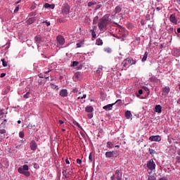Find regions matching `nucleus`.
Listing matches in <instances>:
<instances>
[{"instance_id":"774afa93","label":"nucleus","mask_w":180,"mask_h":180,"mask_svg":"<svg viewBox=\"0 0 180 180\" xmlns=\"http://www.w3.org/2000/svg\"><path fill=\"white\" fill-rule=\"evenodd\" d=\"M159 180H165V179L161 178V179H160Z\"/></svg>"},{"instance_id":"aec40b11","label":"nucleus","mask_w":180,"mask_h":180,"mask_svg":"<svg viewBox=\"0 0 180 180\" xmlns=\"http://www.w3.org/2000/svg\"><path fill=\"white\" fill-rule=\"evenodd\" d=\"M147 57H148V52L146 51L141 59L142 63L147 61Z\"/></svg>"},{"instance_id":"c9c22d12","label":"nucleus","mask_w":180,"mask_h":180,"mask_svg":"<svg viewBox=\"0 0 180 180\" xmlns=\"http://www.w3.org/2000/svg\"><path fill=\"white\" fill-rule=\"evenodd\" d=\"M19 136L20 139H23V137H25V133L23 131H20Z\"/></svg>"},{"instance_id":"ea45409f","label":"nucleus","mask_w":180,"mask_h":180,"mask_svg":"<svg viewBox=\"0 0 180 180\" xmlns=\"http://www.w3.org/2000/svg\"><path fill=\"white\" fill-rule=\"evenodd\" d=\"M5 133H6L5 129H0V134H5Z\"/></svg>"},{"instance_id":"c756f323","label":"nucleus","mask_w":180,"mask_h":180,"mask_svg":"<svg viewBox=\"0 0 180 180\" xmlns=\"http://www.w3.org/2000/svg\"><path fill=\"white\" fill-rule=\"evenodd\" d=\"M6 117V115H5V112H4V110L0 111V119H4V117Z\"/></svg>"},{"instance_id":"bb28decb","label":"nucleus","mask_w":180,"mask_h":180,"mask_svg":"<svg viewBox=\"0 0 180 180\" xmlns=\"http://www.w3.org/2000/svg\"><path fill=\"white\" fill-rule=\"evenodd\" d=\"M3 67H8V62L5 60V58L1 59Z\"/></svg>"},{"instance_id":"864d4df0","label":"nucleus","mask_w":180,"mask_h":180,"mask_svg":"<svg viewBox=\"0 0 180 180\" xmlns=\"http://www.w3.org/2000/svg\"><path fill=\"white\" fill-rule=\"evenodd\" d=\"M156 11H158V12H159V11H161V8L160 7H157Z\"/></svg>"},{"instance_id":"8fccbe9b","label":"nucleus","mask_w":180,"mask_h":180,"mask_svg":"<svg viewBox=\"0 0 180 180\" xmlns=\"http://www.w3.org/2000/svg\"><path fill=\"white\" fill-rule=\"evenodd\" d=\"M77 48L82 47L81 43H77Z\"/></svg>"},{"instance_id":"052dcab7","label":"nucleus","mask_w":180,"mask_h":180,"mask_svg":"<svg viewBox=\"0 0 180 180\" xmlns=\"http://www.w3.org/2000/svg\"><path fill=\"white\" fill-rule=\"evenodd\" d=\"M17 123H18V124H20V123H22V121L18 120V121L17 122Z\"/></svg>"},{"instance_id":"69168bd1","label":"nucleus","mask_w":180,"mask_h":180,"mask_svg":"<svg viewBox=\"0 0 180 180\" xmlns=\"http://www.w3.org/2000/svg\"><path fill=\"white\" fill-rule=\"evenodd\" d=\"M177 103H180V98H179V99L178 100Z\"/></svg>"},{"instance_id":"5701e85b","label":"nucleus","mask_w":180,"mask_h":180,"mask_svg":"<svg viewBox=\"0 0 180 180\" xmlns=\"http://www.w3.org/2000/svg\"><path fill=\"white\" fill-rule=\"evenodd\" d=\"M96 44L97 46H102V44H103V41H102V39L101 38H98L96 41Z\"/></svg>"},{"instance_id":"6ab92c4d","label":"nucleus","mask_w":180,"mask_h":180,"mask_svg":"<svg viewBox=\"0 0 180 180\" xmlns=\"http://www.w3.org/2000/svg\"><path fill=\"white\" fill-rule=\"evenodd\" d=\"M120 12H122V7L118 6L115 7L113 15L115 16V15H117V13H120Z\"/></svg>"},{"instance_id":"c03bdc74","label":"nucleus","mask_w":180,"mask_h":180,"mask_svg":"<svg viewBox=\"0 0 180 180\" xmlns=\"http://www.w3.org/2000/svg\"><path fill=\"white\" fill-rule=\"evenodd\" d=\"M43 23H45V25H46V26H50V22L44 21Z\"/></svg>"},{"instance_id":"ddd939ff","label":"nucleus","mask_w":180,"mask_h":180,"mask_svg":"<svg viewBox=\"0 0 180 180\" xmlns=\"http://www.w3.org/2000/svg\"><path fill=\"white\" fill-rule=\"evenodd\" d=\"M170 91H171V89H169V86H165V88L162 89V95H163L164 96H167V95H168V94H169Z\"/></svg>"},{"instance_id":"9d476101","label":"nucleus","mask_w":180,"mask_h":180,"mask_svg":"<svg viewBox=\"0 0 180 180\" xmlns=\"http://www.w3.org/2000/svg\"><path fill=\"white\" fill-rule=\"evenodd\" d=\"M150 141H161V136L156 135V136H151L149 137Z\"/></svg>"},{"instance_id":"b1692460","label":"nucleus","mask_w":180,"mask_h":180,"mask_svg":"<svg viewBox=\"0 0 180 180\" xmlns=\"http://www.w3.org/2000/svg\"><path fill=\"white\" fill-rule=\"evenodd\" d=\"M91 36H92V40H94L96 39V33L95 32V30H91Z\"/></svg>"},{"instance_id":"f257e3e1","label":"nucleus","mask_w":180,"mask_h":180,"mask_svg":"<svg viewBox=\"0 0 180 180\" xmlns=\"http://www.w3.org/2000/svg\"><path fill=\"white\" fill-rule=\"evenodd\" d=\"M109 16H110V15L105 14L102 18L99 20L98 26L101 32L105 30V29L108 27V25H109Z\"/></svg>"},{"instance_id":"c85d7f7f","label":"nucleus","mask_w":180,"mask_h":180,"mask_svg":"<svg viewBox=\"0 0 180 180\" xmlns=\"http://www.w3.org/2000/svg\"><path fill=\"white\" fill-rule=\"evenodd\" d=\"M79 64V62L78 61H73L71 64L70 67H77Z\"/></svg>"},{"instance_id":"f3484780","label":"nucleus","mask_w":180,"mask_h":180,"mask_svg":"<svg viewBox=\"0 0 180 180\" xmlns=\"http://www.w3.org/2000/svg\"><path fill=\"white\" fill-rule=\"evenodd\" d=\"M155 112H156V113H161V112H162V107H161L160 105H158L155 107Z\"/></svg>"},{"instance_id":"09e8293b","label":"nucleus","mask_w":180,"mask_h":180,"mask_svg":"<svg viewBox=\"0 0 180 180\" xmlns=\"http://www.w3.org/2000/svg\"><path fill=\"white\" fill-rule=\"evenodd\" d=\"M139 95H143V90L142 89H139Z\"/></svg>"},{"instance_id":"a19ab883","label":"nucleus","mask_w":180,"mask_h":180,"mask_svg":"<svg viewBox=\"0 0 180 180\" xmlns=\"http://www.w3.org/2000/svg\"><path fill=\"white\" fill-rule=\"evenodd\" d=\"M72 92L73 94H78V89L77 88L73 89Z\"/></svg>"},{"instance_id":"f03ea898","label":"nucleus","mask_w":180,"mask_h":180,"mask_svg":"<svg viewBox=\"0 0 180 180\" xmlns=\"http://www.w3.org/2000/svg\"><path fill=\"white\" fill-rule=\"evenodd\" d=\"M137 61L136 60H134L131 58H127L123 60L122 63V65H123L124 70H127V68H129L130 65H134Z\"/></svg>"},{"instance_id":"603ef678","label":"nucleus","mask_w":180,"mask_h":180,"mask_svg":"<svg viewBox=\"0 0 180 180\" xmlns=\"http://www.w3.org/2000/svg\"><path fill=\"white\" fill-rule=\"evenodd\" d=\"M59 123H60V124H64V121H63V120H59Z\"/></svg>"},{"instance_id":"a878e982","label":"nucleus","mask_w":180,"mask_h":180,"mask_svg":"<svg viewBox=\"0 0 180 180\" xmlns=\"http://www.w3.org/2000/svg\"><path fill=\"white\" fill-rule=\"evenodd\" d=\"M99 20V17L96 16L93 20V25H97L98 21Z\"/></svg>"},{"instance_id":"412c9836","label":"nucleus","mask_w":180,"mask_h":180,"mask_svg":"<svg viewBox=\"0 0 180 180\" xmlns=\"http://www.w3.org/2000/svg\"><path fill=\"white\" fill-rule=\"evenodd\" d=\"M131 112L127 110L125 112V117H127V119H131Z\"/></svg>"},{"instance_id":"7c9ffc66","label":"nucleus","mask_w":180,"mask_h":180,"mask_svg":"<svg viewBox=\"0 0 180 180\" xmlns=\"http://www.w3.org/2000/svg\"><path fill=\"white\" fill-rule=\"evenodd\" d=\"M149 154H150V155H154V154L156 153L155 150H154L153 149L149 148Z\"/></svg>"},{"instance_id":"e433bc0d","label":"nucleus","mask_w":180,"mask_h":180,"mask_svg":"<svg viewBox=\"0 0 180 180\" xmlns=\"http://www.w3.org/2000/svg\"><path fill=\"white\" fill-rule=\"evenodd\" d=\"M34 168H35V169H39L40 166H39V164L37 163H34Z\"/></svg>"},{"instance_id":"4d7b16f0","label":"nucleus","mask_w":180,"mask_h":180,"mask_svg":"<svg viewBox=\"0 0 180 180\" xmlns=\"http://www.w3.org/2000/svg\"><path fill=\"white\" fill-rule=\"evenodd\" d=\"M150 18V15H146V20H150V18Z\"/></svg>"},{"instance_id":"6e6d98bb","label":"nucleus","mask_w":180,"mask_h":180,"mask_svg":"<svg viewBox=\"0 0 180 180\" xmlns=\"http://www.w3.org/2000/svg\"><path fill=\"white\" fill-rule=\"evenodd\" d=\"M169 30L170 32H174V28L170 27V28L169 29Z\"/></svg>"},{"instance_id":"13d9d810","label":"nucleus","mask_w":180,"mask_h":180,"mask_svg":"<svg viewBox=\"0 0 180 180\" xmlns=\"http://www.w3.org/2000/svg\"><path fill=\"white\" fill-rule=\"evenodd\" d=\"M177 154H178V155H179V157H180V149H179V150H177Z\"/></svg>"},{"instance_id":"423d86ee","label":"nucleus","mask_w":180,"mask_h":180,"mask_svg":"<svg viewBox=\"0 0 180 180\" xmlns=\"http://www.w3.org/2000/svg\"><path fill=\"white\" fill-rule=\"evenodd\" d=\"M147 167L150 171H154V169H155V162H154L153 159H150L148 162Z\"/></svg>"},{"instance_id":"72a5a7b5","label":"nucleus","mask_w":180,"mask_h":180,"mask_svg":"<svg viewBox=\"0 0 180 180\" xmlns=\"http://www.w3.org/2000/svg\"><path fill=\"white\" fill-rule=\"evenodd\" d=\"M115 103V105H116V103H117V105L118 106H120V105H122V100L118 99V100H117V101H115V103Z\"/></svg>"},{"instance_id":"79ce46f5","label":"nucleus","mask_w":180,"mask_h":180,"mask_svg":"<svg viewBox=\"0 0 180 180\" xmlns=\"http://www.w3.org/2000/svg\"><path fill=\"white\" fill-rule=\"evenodd\" d=\"M86 98V94L83 95L82 97H78L77 99H85Z\"/></svg>"},{"instance_id":"0e129e2a","label":"nucleus","mask_w":180,"mask_h":180,"mask_svg":"<svg viewBox=\"0 0 180 180\" xmlns=\"http://www.w3.org/2000/svg\"><path fill=\"white\" fill-rule=\"evenodd\" d=\"M50 71H51V70H48V71L45 72V74H49V72H50Z\"/></svg>"},{"instance_id":"9b49d317","label":"nucleus","mask_w":180,"mask_h":180,"mask_svg":"<svg viewBox=\"0 0 180 180\" xmlns=\"http://www.w3.org/2000/svg\"><path fill=\"white\" fill-rule=\"evenodd\" d=\"M126 33H127V31H126L124 28H120L118 30V34H120L121 37H126Z\"/></svg>"},{"instance_id":"6e6552de","label":"nucleus","mask_w":180,"mask_h":180,"mask_svg":"<svg viewBox=\"0 0 180 180\" xmlns=\"http://www.w3.org/2000/svg\"><path fill=\"white\" fill-rule=\"evenodd\" d=\"M56 40L58 46H63L64 43H65V39H64V37L61 35L58 36Z\"/></svg>"},{"instance_id":"4c0bfd02","label":"nucleus","mask_w":180,"mask_h":180,"mask_svg":"<svg viewBox=\"0 0 180 180\" xmlns=\"http://www.w3.org/2000/svg\"><path fill=\"white\" fill-rule=\"evenodd\" d=\"M176 162H177V164H180V157L179 156L176 157Z\"/></svg>"},{"instance_id":"37998d69","label":"nucleus","mask_w":180,"mask_h":180,"mask_svg":"<svg viewBox=\"0 0 180 180\" xmlns=\"http://www.w3.org/2000/svg\"><path fill=\"white\" fill-rule=\"evenodd\" d=\"M77 164H82V160H81L80 159H77Z\"/></svg>"},{"instance_id":"2f4dec72","label":"nucleus","mask_w":180,"mask_h":180,"mask_svg":"<svg viewBox=\"0 0 180 180\" xmlns=\"http://www.w3.org/2000/svg\"><path fill=\"white\" fill-rule=\"evenodd\" d=\"M157 178H155V176L154 175H150V176H148V180H156Z\"/></svg>"},{"instance_id":"0eeeda50","label":"nucleus","mask_w":180,"mask_h":180,"mask_svg":"<svg viewBox=\"0 0 180 180\" xmlns=\"http://www.w3.org/2000/svg\"><path fill=\"white\" fill-rule=\"evenodd\" d=\"M34 41L37 44L38 47H40V46H41V43L43 41V38L40 35H37L34 37Z\"/></svg>"},{"instance_id":"a211bd4d","label":"nucleus","mask_w":180,"mask_h":180,"mask_svg":"<svg viewBox=\"0 0 180 180\" xmlns=\"http://www.w3.org/2000/svg\"><path fill=\"white\" fill-rule=\"evenodd\" d=\"M44 6L46 8H49V9H54V8H56V6L54 4H50L49 3L45 4Z\"/></svg>"},{"instance_id":"dca6fc26","label":"nucleus","mask_w":180,"mask_h":180,"mask_svg":"<svg viewBox=\"0 0 180 180\" xmlns=\"http://www.w3.org/2000/svg\"><path fill=\"white\" fill-rule=\"evenodd\" d=\"M114 105L115 103L108 104L107 105L103 106V109H104V110H112V108H113Z\"/></svg>"},{"instance_id":"2eb2a0df","label":"nucleus","mask_w":180,"mask_h":180,"mask_svg":"<svg viewBox=\"0 0 180 180\" xmlns=\"http://www.w3.org/2000/svg\"><path fill=\"white\" fill-rule=\"evenodd\" d=\"M115 176L117 180H122V173L120 172V170L117 169L115 171Z\"/></svg>"},{"instance_id":"473e14b6","label":"nucleus","mask_w":180,"mask_h":180,"mask_svg":"<svg viewBox=\"0 0 180 180\" xmlns=\"http://www.w3.org/2000/svg\"><path fill=\"white\" fill-rule=\"evenodd\" d=\"M51 86L52 88V89H58V86L53 83H51Z\"/></svg>"},{"instance_id":"338daca9","label":"nucleus","mask_w":180,"mask_h":180,"mask_svg":"<svg viewBox=\"0 0 180 180\" xmlns=\"http://www.w3.org/2000/svg\"><path fill=\"white\" fill-rule=\"evenodd\" d=\"M176 2H177L178 4H180V0H176Z\"/></svg>"},{"instance_id":"49530a36","label":"nucleus","mask_w":180,"mask_h":180,"mask_svg":"<svg viewBox=\"0 0 180 180\" xmlns=\"http://www.w3.org/2000/svg\"><path fill=\"white\" fill-rule=\"evenodd\" d=\"M89 161H92V153H90L89 156Z\"/></svg>"},{"instance_id":"cd10ccee","label":"nucleus","mask_w":180,"mask_h":180,"mask_svg":"<svg viewBox=\"0 0 180 180\" xmlns=\"http://www.w3.org/2000/svg\"><path fill=\"white\" fill-rule=\"evenodd\" d=\"M30 96V91H27L24 96V99H29V97Z\"/></svg>"},{"instance_id":"680f3d73","label":"nucleus","mask_w":180,"mask_h":180,"mask_svg":"<svg viewBox=\"0 0 180 180\" xmlns=\"http://www.w3.org/2000/svg\"><path fill=\"white\" fill-rule=\"evenodd\" d=\"M177 33H180V28L177 29Z\"/></svg>"},{"instance_id":"a18cd8bd","label":"nucleus","mask_w":180,"mask_h":180,"mask_svg":"<svg viewBox=\"0 0 180 180\" xmlns=\"http://www.w3.org/2000/svg\"><path fill=\"white\" fill-rule=\"evenodd\" d=\"M19 12V7H16L15 9L14 10V13H16Z\"/></svg>"},{"instance_id":"58836bf2","label":"nucleus","mask_w":180,"mask_h":180,"mask_svg":"<svg viewBox=\"0 0 180 180\" xmlns=\"http://www.w3.org/2000/svg\"><path fill=\"white\" fill-rule=\"evenodd\" d=\"M101 71H102V67H99L96 70L97 74H101Z\"/></svg>"},{"instance_id":"1a4fd4ad","label":"nucleus","mask_w":180,"mask_h":180,"mask_svg":"<svg viewBox=\"0 0 180 180\" xmlns=\"http://www.w3.org/2000/svg\"><path fill=\"white\" fill-rule=\"evenodd\" d=\"M30 147L32 151H36V150H37V143H36V141H31L30 143Z\"/></svg>"},{"instance_id":"f8f14e48","label":"nucleus","mask_w":180,"mask_h":180,"mask_svg":"<svg viewBox=\"0 0 180 180\" xmlns=\"http://www.w3.org/2000/svg\"><path fill=\"white\" fill-rule=\"evenodd\" d=\"M169 20L172 22V23H174V25H178V20H176V18L175 17V14H172L169 17Z\"/></svg>"},{"instance_id":"7ed1b4c3","label":"nucleus","mask_w":180,"mask_h":180,"mask_svg":"<svg viewBox=\"0 0 180 180\" xmlns=\"http://www.w3.org/2000/svg\"><path fill=\"white\" fill-rule=\"evenodd\" d=\"M19 174H22L25 176H30V172H29V166L27 165H24L22 167H19L18 169Z\"/></svg>"},{"instance_id":"3c124183","label":"nucleus","mask_w":180,"mask_h":180,"mask_svg":"<svg viewBox=\"0 0 180 180\" xmlns=\"http://www.w3.org/2000/svg\"><path fill=\"white\" fill-rule=\"evenodd\" d=\"M66 164H70V160H68V158L65 159Z\"/></svg>"},{"instance_id":"bf43d9fd","label":"nucleus","mask_w":180,"mask_h":180,"mask_svg":"<svg viewBox=\"0 0 180 180\" xmlns=\"http://www.w3.org/2000/svg\"><path fill=\"white\" fill-rule=\"evenodd\" d=\"M115 147V148H120V146L116 145Z\"/></svg>"},{"instance_id":"39448f33","label":"nucleus","mask_w":180,"mask_h":180,"mask_svg":"<svg viewBox=\"0 0 180 180\" xmlns=\"http://www.w3.org/2000/svg\"><path fill=\"white\" fill-rule=\"evenodd\" d=\"M63 15H68L70 13V6L68 4L65 3L62 7Z\"/></svg>"},{"instance_id":"e2e57ef3","label":"nucleus","mask_w":180,"mask_h":180,"mask_svg":"<svg viewBox=\"0 0 180 180\" xmlns=\"http://www.w3.org/2000/svg\"><path fill=\"white\" fill-rule=\"evenodd\" d=\"M20 148V145L15 146V148Z\"/></svg>"},{"instance_id":"4be33fe9","label":"nucleus","mask_w":180,"mask_h":180,"mask_svg":"<svg viewBox=\"0 0 180 180\" xmlns=\"http://www.w3.org/2000/svg\"><path fill=\"white\" fill-rule=\"evenodd\" d=\"M107 148H113L115 147V145L111 141H108L106 144Z\"/></svg>"},{"instance_id":"de8ad7c7","label":"nucleus","mask_w":180,"mask_h":180,"mask_svg":"<svg viewBox=\"0 0 180 180\" xmlns=\"http://www.w3.org/2000/svg\"><path fill=\"white\" fill-rule=\"evenodd\" d=\"M6 73H1L0 77L1 78H4V77H6Z\"/></svg>"},{"instance_id":"20e7f679","label":"nucleus","mask_w":180,"mask_h":180,"mask_svg":"<svg viewBox=\"0 0 180 180\" xmlns=\"http://www.w3.org/2000/svg\"><path fill=\"white\" fill-rule=\"evenodd\" d=\"M119 155V152L117 150L108 151L105 153V158H109L110 160H113Z\"/></svg>"},{"instance_id":"5fc2aeb1","label":"nucleus","mask_w":180,"mask_h":180,"mask_svg":"<svg viewBox=\"0 0 180 180\" xmlns=\"http://www.w3.org/2000/svg\"><path fill=\"white\" fill-rule=\"evenodd\" d=\"M110 179H111V180H115V175H112V176L110 177Z\"/></svg>"},{"instance_id":"393cba45","label":"nucleus","mask_w":180,"mask_h":180,"mask_svg":"<svg viewBox=\"0 0 180 180\" xmlns=\"http://www.w3.org/2000/svg\"><path fill=\"white\" fill-rule=\"evenodd\" d=\"M94 111V108L92 106H88L86 108V112H88V113H91Z\"/></svg>"},{"instance_id":"f704fd0d","label":"nucleus","mask_w":180,"mask_h":180,"mask_svg":"<svg viewBox=\"0 0 180 180\" xmlns=\"http://www.w3.org/2000/svg\"><path fill=\"white\" fill-rule=\"evenodd\" d=\"M104 51L105 53H112V49L110 48H105Z\"/></svg>"},{"instance_id":"4468645a","label":"nucleus","mask_w":180,"mask_h":180,"mask_svg":"<svg viewBox=\"0 0 180 180\" xmlns=\"http://www.w3.org/2000/svg\"><path fill=\"white\" fill-rule=\"evenodd\" d=\"M59 95L60 96H62L63 98H65V97L68 96V91H67V89H62L60 91Z\"/></svg>"}]
</instances>
